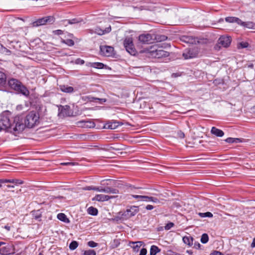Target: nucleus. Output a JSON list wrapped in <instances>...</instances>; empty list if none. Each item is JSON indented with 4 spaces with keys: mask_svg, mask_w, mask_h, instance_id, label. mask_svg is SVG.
<instances>
[{
    "mask_svg": "<svg viewBox=\"0 0 255 255\" xmlns=\"http://www.w3.org/2000/svg\"><path fill=\"white\" fill-rule=\"evenodd\" d=\"M143 243L142 242H130L129 245L133 249L134 252H138L139 248L142 246Z\"/></svg>",
    "mask_w": 255,
    "mask_h": 255,
    "instance_id": "nucleus-14",
    "label": "nucleus"
},
{
    "mask_svg": "<svg viewBox=\"0 0 255 255\" xmlns=\"http://www.w3.org/2000/svg\"><path fill=\"white\" fill-rule=\"evenodd\" d=\"M9 86L14 90L22 94L24 96H28L29 92L21 83L17 79H10L8 80Z\"/></svg>",
    "mask_w": 255,
    "mask_h": 255,
    "instance_id": "nucleus-4",
    "label": "nucleus"
},
{
    "mask_svg": "<svg viewBox=\"0 0 255 255\" xmlns=\"http://www.w3.org/2000/svg\"><path fill=\"white\" fill-rule=\"evenodd\" d=\"M10 114L8 112L2 113L0 115V130L9 129L15 131H21L24 129V125L20 122V117L16 116L13 120V123L10 120Z\"/></svg>",
    "mask_w": 255,
    "mask_h": 255,
    "instance_id": "nucleus-1",
    "label": "nucleus"
},
{
    "mask_svg": "<svg viewBox=\"0 0 255 255\" xmlns=\"http://www.w3.org/2000/svg\"><path fill=\"white\" fill-rule=\"evenodd\" d=\"M78 246V244L76 241H72L69 245V248L71 250L76 249Z\"/></svg>",
    "mask_w": 255,
    "mask_h": 255,
    "instance_id": "nucleus-37",
    "label": "nucleus"
},
{
    "mask_svg": "<svg viewBox=\"0 0 255 255\" xmlns=\"http://www.w3.org/2000/svg\"><path fill=\"white\" fill-rule=\"evenodd\" d=\"M160 252L159 248L156 246H152L150 250V255H155Z\"/></svg>",
    "mask_w": 255,
    "mask_h": 255,
    "instance_id": "nucleus-29",
    "label": "nucleus"
},
{
    "mask_svg": "<svg viewBox=\"0 0 255 255\" xmlns=\"http://www.w3.org/2000/svg\"><path fill=\"white\" fill-rule=\"evenodd\" d=\"M251 247L252 248H255V238L253 239V242L251 244Z\"/></svg>",
    "mask_w": 255,
    "mask_h": 255,
    "instance_id": "nucleus-58",
    "label": "nucleus"
},
{
    "mask_svg": "<svg viewBox=\"0 0 255 255\" xmlns=\"http://www.w3.org/2000/svg\"><path fill=\"white\" fill-rule=\"evenodd\" d=\"M106 193H112V194H118L119 190L116 188H113L110 187H106Z\"/></svg>",
    "mask_w": 255,
    "mask_h": 255,
    "instance_id": "nucleus-30",
    "label": "nucleus"
},
{
    "mask_svg": "<svg viewBox=\"0 0 255 255\" xmlns=\"http://www.w3.org/2000/svg\"><path fill=\"white\" fill-rule=\"evenodd\" d=\"M124 45L126 50L129 53L132 55H135L136 51L133 43L132 37H126L124 41Z\"/></svg>",
    "mask_w": 255,
    "mask_h": 255,
    "instance_id": "nucleus-5",
    "label": "nucleus"
},
{
    "mask_svg": "<svg viewBox=\"0 0 255 255\" xmlns=\"http://www.w3.org/2000/svg\"><path fill=\"white\" fill-rule=\"evenodd\" d=\"M57 218L64 223H68L70 222L69 220L67 218L66 215L64 213H59L57 215Z\"/></svg>",
    "mask_w": 255,
    "mask_h": 255,
    "instance_id": "nucleus-26",
    "label": "nucleus"
},
{
    "mask_svg": "<svg viewBox=\"0 0 255 255\" xmlns=\"http://www.w3.org/2000/svg\"><path fill=\"white\" fill-rule=\"evenodd\" d=\"M120 244V240L114 239L110 243V248L111 249H115L117 248Z\"/></svg>",
    "mask_w": 255,
    "mask_h": 255,
    "instance_id": "nucleus-27",
    "label": "nucleus"
},
{
    "mask_svg": "<svg viewBox=\"0 0 255 255\" xmlns=\"http://www.w3.org/2000/svg\"><path fill=\"white\" fill-rule=\"evenodd\" d=\"M225 141L228 143H234V138L228 137L225 140Z\"/></svg>",
    "mask_w": 255,
    "mask_h": 255,
    "instance_id": "nucleus-48",
    "label": "nucleus"
},
{
    "mask_svg": "<svg viewBox=\"0 0 255 255\" xmlns=\"http://www.w3.org/2000/svg\"><path fill=\"white\" fill-rule=\"evenodd\" d=\"M240 25L249 29H255V23L251 21L244 22L241 20Z\"/></svg>",
    "mask_w": 255,
    "mask_h": 255,
    "instance_id": "nucleus-20",
    "label": "nucleus"
},
{
    "mask_svg": "<svg viewBox=\"0 0 255 255\" xmlns=\"http://www.w3.org/2000/svg\"><path fill=\"white\" fill-rule=\"evenodd\" d=\"M119 125L118 122H114L109 124L108 128L110 129H115Z\"/></svg>",
    "mask_w": 255,
    "mask_h": 255,
    "instance_id": "nucleus-36",
    "label": "nucleus"
},
{
    "mask_svg": "<svg viewBox=\"0 0 255 255\" xmlns=\"http://www.w3.org/2000/svg\"><path fill=\"white\" fill-rule=\"evenodd\" d=\"M198 51L197 48H190L186 50L183 53V56L185 59L193 58L197 56Z\"/></svg>",
    "mask_w": 255,
    "mask_h": 255,
    "instance_id": "nucleus-7",
    "label": "nucleus"
},
{
    "mask_svg": "<svg viewBox=\"0 0 255 255\" xmlns=\"http://www.w3.org/2000/svg\"><path fill=\"white\" fill-rule=\"evenodd\" d=\"M59 110L60 111L59 116L67 117L70 116L72 114L70 107L68 105L60 106Z\"/></svg>",
    "mask_w": 255,
    "mask_h": 255,
    "instance_id": "nucleus-12",
    "label": "nucleus"
},
{
    "mask_svg": "<svg viewBox=\"0 0 255 255\" xmlns=\"http://www.w3.org/2000/svg\"><path fill=\"white\" fill-rule=\"evenodd\" d=\"M177 135H178V136L179 137H180V138H183L185 136L184 133L181 131H178L177 133Z\"/></svg>",
    "mask_w": 255,
    "mask_h": 255,
    "instance_id": "nucleus-46",
    "label": "nucleus"
},
{
    "mask_svg": "<svg viewBox=\"0 0 255 255\" xmlns=\"http://www.w3.org/2000/svg\"><path fill=\"white\" fill-rule=\"evenodd\" d=\"M153 40L152 36L149 33L140 34L138 36V40L143 44H149Z\"/></svg>",
    "mask_w": 255,
    "mask_h": 255,
    "instance_id": "nucleus-11",
    "label": "nucleus"
},
{
    "mask_svg": "<svg viewBox=\"0 0 255 255\" xmlns=\"http://www.w3.org/2000/svg\"><path fill=\"white\" fill-rule=\"evenodd\" d=\"M100 192H106V187H101Z\"/></svg>",
    "mask_w": 255,
    "mask_h": 255,
    "instance_id": "nucleus-59",
    "label": "nucleus"
},
{
    "mask_svg": "<svg viewBox=\"0 0 255 255\" xmlns=\"http://www.w3.org/2000/svg\"><path fill=\"white\" fill-rule=\"evenodd\" d=\"M54 33L55 34H57V35H61V34H63V31H62V30H61L58 29V30H55V31H54Z\"/></svg>",
    "mask_w": 255,
    "mask_h": 255,
    "instance_id": "nucleus-50",
    "label": "nucleus"
},
{
    "mask_svg": "<svg viewBox=\"0 0 255 255\" xmlns=\"http://www.w3.org/2000/svg\"><path fill=\"white\" fill-rule=\"evenodd\" d=\"M5 244V243L4 242H0V247L2 245H4Z\"/></svg>",
    "mask_w": 255,
    "mask_h": 255,
    "instance_id": "nucleus-64",
    "label": "nucleus"
},
{
    "mask_svg": "<svg viewBox=\"0 0 255 255\" xmlns=\"http://www.w3.org/2000/svg\"><path fill=\"white\" fill-rule=\"evenodd\" d=\"M76 63L77 64H83L84 63V61L82 59H78L76 60Z\"/></svg>",
    "mask_w": 255,
    "mask_h": 255,
    "instance_id": "nucleus-53",
    "label": "nucleus"
},
{
    "mask_svg": "<svg viewBox=\"0 0 255 255\" xmlns=\"http://www.w3.org/2000/svg\"><path fill=\"white\" fill-rule=\"evenodd\" d=\"M84 255H96V252L93 250H89L87 251H85L84 253Z\"/></svg>",
    "mask_w": 255,
    "mask_h": 255,
    "instance_id": "nucleus-39",
    "label": "nucleus"
},
{
    "mask_svg": "<svg viewBox=\"0 0 255 255\" xmlns=\"http://www.w3.org/2000/svg\"><path fill=\"white\" fill-rule=\"evenodd\" d=\"M138 211V207L136 206L131 207L125 211L122 216L126 219H128L134 216Z\"/></svg>",
    "mask_w": 255,
    "mask_h": 255,
    "instance_id": "nucleus-9",
    "label": "nucleus"
},
{
    "mask_svg": "<svg viewBox=\"0 0 255 255\" xmlns=\"http://www.w3.org/2000/svg\"><path fill=\"white\" fill-rule=\"evenodd\" d=\"M88 245L90 247L94 248L98 246V244L91 241L88 242Z\"/></svg>",
    "mask_w": 255,
    "mask_h": 255,
    "instance_id": "nucleus-42",
    "label": "nucleus"
},
{
    "mask_svg": "<svg viewBox=\"0 0 255 255\" xmlns=\"http://www.w3.org/2000/svg\"><path fill=\"white\" fill-rule=\"evenodd\" d=\"M98 99V100H100V101H102V102H106V99Z\"/></svg>",
    "mask_w": 255,
    "mask_h": 255,
    "instance_id": "nucleus-62",
    "label": "nucleus"
},
{
    "mask_svg": "<svg viewBox=\"0 0 255 255\" xmlns=\"http://www.w3.org/2000/svg\"><path fill=\"white\" fill-rule=\"evenodd\" d=\"M12 183L17 185L22 184L23 182L19 179H2V183Z\"/></svg>",
    "mask_w": 255,
    "mask_h": 255,
    "instance_id": "nucleus-25",
    "label": "nucleus"
},
{
    "mask_svg": "<svg viewBox=\"0 0 255 255\" xmlns=\"http://www.w3.org/2000/svg\"><path fill=\"white\" fill-rule=\"evenodd\" d=\"M53 22L54 17L51 16H48L37 19L33 22L32 25L34 27H37L40 25H44L48 22L52 23Z\"/></svg>",
    "mask_w": 255,
    "mask_h": 255,
    "instance_id": "nucleus-6",
    "label": "nucleus"
},
{
    "mask_svg": "<svg viewBox=\"0 0 255 255\" xmlns=\"http://www.w3.org/2000/svg\"><path fill=\"white\" fill-rule=\"evenodd\" d=\"M181 40L185 43L189 44H194L196 43V39L192 36H183L181 38Z\"/></svg>",
    "mask_w": 255,
    "mask_h": 255,
    "instance_id": "nucleus-19",
    "label": "nucleus"
},
{
    "mask_svg": "<svg viewBox=\"0 0 255 255\" xmlns=\"http://www.w3.org/2000/svg\"><path fill=\"white\" fill-rule=\"evenodd\" d=\"M143 198H143L142 201H145V202H150V196H144Z\"/></svg>",
    "mask_w": 255,
    "mask_h": 255,
    "instance_id": "nucleus-49",
    "label": "nucleus"
},
{
    "mask_svg": "<svg viewBox=\"0 0 255 255\" xmlns=\"http://www.w3.org/2000/svg\"><path fill=\"white\" fill-rule=\"evenodd\" d=\"M211 132L212 134L218 137H222L224 134L223 131L214 127H212Z\"/></svg>",
    "mask_w": 255,
    "mask_h": 255,
    "instance_id": "nucleus-21",
    "label": "nucleus"
},
{
    "mask_svg": "<svg viewBox=\"0 0 255 255\" xmlns=\"http://www.w3.org/2000/svg\"><path fill=\"white\" fill-rule=\"evenodd\" d=\"M93 186H87L84 188V190H93Z\"/></svg>",
    "mask_w": 255,
    "mask_h": 255,
    "instance_id": "nucleus-57",
    "label": "nucleus"
},
{
    "mask_svg": "<svg viewBox=\"0 0 255 255\" xmlns=\"http://www.w3.org/2000/svg\"><path fill=\"white\" fill-rule=\"evenodd\" d=\"M232 41V38L230 36H221L218 41V44L219 47L222 46L226 48L230 46Z\"/></svg>",
    "mask_w": 255,
    "mask_h": 255,
    "instance_id": "nucleus-8",
    "label": "nucleus"
},
{
    "mask_svg": "<svg viewBox=\"0 0 255 255\" xmlns=\"http://www.w3.org/2000/svg\"><path fill=\"white\" fill-rule=\"evenodd\" d=\"M153 208H154V207L151 205H147L145 207V209L147 210H151L153 209Z\"/></svg>",
    "mask_w": 255,
    "mask_h": 255,
    "instance_id": "nucleus-52",
    "label": "nucleus"
},
{
    "mask_svg": "<svg viewBox=\"0 0 255 255\" xmlns=\"http://www.w3.org/2000/svg\"><path fill=\"white\" fill-rule=\"evenodd\" d=\"M59 88L62 92L64 93H72L74 92V88L68 85H60Z\"/></svg>",
    "mask_w": 255,
    "mask_h": 255,
    "instance_id": "nucleus-15",
    "label": "nucleus"
},
{
    "mask_svg": "<svg viewBox=\"0 0 255 255\" xmlns=\"http://www.w3.org/2000/svg\"><path fill=\"white\" fill-rule=\"evenodd\" d=\"M88 213L92 215H96L98 214V210L93 207H90L88 209Z\"/></svg>",
    "mask_w": 255,
    "mask_h": 255,
    "instance_id": "nucleus-33",
    "label": "nucleus"
},
{
    "mask_svg": "<svg viewBox=\"0 0 255 255\" xmlns=\"http://www.w3.org/2000/svg\"><path fill=\"white\" fill-rule=\"evenodd\" d=\"M174 226V224L172 222L167 223L164 227L165 230H169Z\"/></svg>",
    "mask_w": 255,
    "mask_h": 255,
    "instance_id": "nucleus-41",
    "label": "nucleus"
},
{
    "mask_svg": "<svg viewBox=\"0 0 255 255\" xmlns=\"http://www.w3.org/2000/svg\"><path fill=\"white\" fill-rule=\"evenodd\" d=\"M132 196L135 198V199H138V200H140V201H142L143 200V196H142V195H132Z\"/></svg>",
    "mask_w": 255,
    "mask_h": 255,
    "instance_id": "nucleus-44",
    "label": "nucleus"
},
{
    "mask_svg": "<svg viewBox=\"0 0 255 255\" xmlns=\"http://www.w3.org/2000/svg\"><path fill=\"white\" fill-rule=\"evenodd\" d=\"M39 123V115L36 111L29 112L24 119V128L26 127L28 128H32L38 125Z\"/></svg>",
    "mask_w": 255,
    "mask_h": 255,
    "instance_id": "nucleus-3",
    "label": "nucleus"
},
{
    "mask_svg": "<svg viewBox=\"0 0 255 255\" xmlns=\"http://www.w3.org/2000/svg\"><path fill=\"white\" fill-rule=\"evenodd\" d=\"M7 188H13V187H14V186H13V185H7Z\"/></svg>",
    "mask_w": 255,
    "mask_h": 255,
    "instance_id": "nucleus-63",
    "label": "nucleus"
},
{
    "mask_svg": "<svg viewBox=\"0 0 255 255\" xmlns=\"http://www.w3.org/2000/svg\"><path fill=\"white\" fill-rule=\"evenodd\" d=\"M101 188V187H94L93 186V190L97 191H98V192H100Z\"/></svg>",
    "mask_w": 255,
    "mask_h": 255,
    "instance_id": "nucleus-54",
    "label": "nucleus"
},
{
    "mask_svg": "<svg viewBox=\"0 0 255 255\" xmlns=\"http://www.w3.org/2000/svg\"><path fill=\"white\" fill-rule=\"evenodd\" d=\"M249 43L247 42L242 41L238 44V47L239 48H245L248 47Z\"/></svg>",
    "mask_w": 255,
    "mask_h": 255,
    "instance_id": "nucleus-38",
    "label": "nucleus"
},
{
    "mask_svg": "<svg viewBox=\"0 0 255 255\" xmlns=\"http://www.w3.org/2000/svg\"><path fill=\"white\" fill-rule=\"evenodd\" d=\"M6 80V76L5 74L0 71V85H4Z\"/></svg>",
    "mask_w": 255,
    "mask_h": 255,
    "instance_id": "nucleus-28",
    "label": "nucleus"
},
{
    "mask_svg": "<svg viewBox=\"0 0 255 255\" xmlns=\"http://www.w3.org/2000/svg\"><path fill=\"white\" fill-rule=\"evenodd\" d=\"M4 228L7 231H9L10 229V227L8 226H5Z\"/></svg>",
    "mask_w": 255,
    "mask_h": 255,
    "instance_id": "nucleus-60",
    "label": "nucleus"
},
{
    "mask_svg": "<svg viewBox=\"0 0 255 255\" xmlns=\"http://www.w3.org/2000/svg\"><path fill=\"white\" fill-rule=\"evenodd\" d=\"M83 21V19L81 18H75L71 19H66L63 20L64 22H67L68 24H77Z\"/></svg>",
    "mask_w": 255,
    "mask_h": 255,
    "instance_id": "nucleus-22",
    "label": "nucleus"
},
{
    "mask_svg": "<svg viewBox=\"0 0 255 255\" xmlns=\"http://www.w3.org/2000/svg\"><path fill=\"white\" fill-rule=\"evenodd\" d=\"M12 246L7 245L5 247H2L0 249V254L3 255H10L11 253Z\"/></svg>",
    "mask_w": 255,
    "mask_h": 255,
    "instance_id": "nucleus-16",
    "label": "nucleus"
},
{
    "mask_svg": "<svg viewBox=\"0 0 255 255\" xmlns=\"http://www.w3.org/2000/svg\"><path fill=\"white\" fill-rule=\"evenodd\" d=\"M0 52L1 54L6 55H9L11 54V51L6 48L5 47H3V46H1L0 47Z\"/></svg>",
    "mask_w": 255,
    "mask_h": 255,
    "instance_id": "nucleus-32",
    "label": "nucleus"
},
{
    "mask_svg": "<svg viewBox=\"0 0 255 255\" xmlns=\"http://www.w3.org/2000/svg\"><path fill=\"white\" fill-rule=\"evenodd\" d=\"M111 31V27L110 26H109L108 27H107L105 30H102L98 27L95 29V32L98 34L99 35H103L105 33L110 32Z\"/></svg>",
    "mask_w": 255,
    "mask_h": 255,
    "instance_id": "nucleus-23",
    "label": "nucleus"
},
{
    "mask_svg": "<svg viewBox=\"0 0 255 255\" xmlns=\"http://www.w3.org/2000/svg\"><path fill=\"white\" fill-rule=\"evenodd\" d=\"M225 20L226 22H230V23L235 22V23H237V24H238L239 25H240L241 20L238 17L231 16V17H226Z\"/></svg>",
    "mask_w": 255,
    "mask_h": 255,
    "instance_id": "nucleus-24",
    "label": "nucleus"
},
{
    "mask_svg": "<svg viewBox=\"0 0 255 255\" xmlns=\"http://www.w3.org/2000/svg\"><path fill=\"white\" fill-rule=\"evenodd\" d=\"M186 253L190 255H191L192 254V252L191 250H187L186 251Z\"/></svg>",
    "mask_w": 255,
    "mask_h": 255,
    "instance_id": "nucleus-61",
    "label": "nucleus"
},
{
    "mask_svg": "<svg viewBox=\"0 0 255 255\" xmlns=\"http://www.w3.org/2000/svg\"><path fill=\"white\" fill-rule=\"evenodd\" d=\"M198 215L201 218H205V217L211 218L213 217V214L211 212H207L206 213H199Z\"/></svg>",
    "mask_w": 255,
    "mask_h": 255,
    "instance_id": "nucleus-34",
    "label": "nucleus"
},
{
    "mask_svg": "<svg viewBox=\"0 0 255 255\" xmlns=\"http://www.w3.org/2000/svg\"><path fill=\"white\" fill-rule=\"evenodd\" d=\"M209 237L207 234H203L201 238V242L203 244H206L208 242Z\"/></svg>",
    "mask_w": 255,
    "mask_h": 255,
    "instance_id": "nucleus-35",
    "label": "nucleus"
},
{
    "mask_svg": "<svg viewBox=\"0 0 255 255\" xmlns=\"http://www.w3.org/2000/svg\"><path fill=\"white\" fill-rule=\"evenodd\" d=\"M100 52L105 56H111L114 53V48L112 46L103 45L100 46Z\"/></svg>",
    "mask_w": 255,
    "mask_h": 255,
    "instance_id": "nucleus-10",
    "label": "nucleus"
},
{
    "mask_svg": "<svg viewBox=\"0 0 255 255\" xmlns=\"http://www.w3.org/2000/svg\"><path fill=\"white\" fill-rule=\"evenodd\" d=\"M79 124H81V126L86 128H94L95 126L94 123L92 121H82L79 122Z\"/></svg>",
    "mask_w": 255,
    "mask_h": 255,
    "instance_id": "nucleus-18",
    "label": "nucleus"
},
{
    "mask_svg": "<svg viewBox=\"0 0 255 255\" xmlns=\"http://www.w3.org/2000/svg\"><path fill=\"white\" fill-rule=\"evenodd\" d=\"M210 255H223L221 252L219 251H214L210 254Z\"/></svg>",
    "mask_w": 255,
    "mask_h": 255,
    "instance_id": "nucleus-51",
    "label": "nucleus"
},
{
    "mask_svg": "<svg viewBox=\"0 0 255 255\" xmlns=\"http://www.w3.org/2000/svg\"><path fill=\"white\" fill-rule=\"evenodd\" d=\"M149 57L163 59L169 56V53L162 49L158 45H154L147 48L145 51Z\"/></svg>",
    "mask_w": 255,
    "mask_h": 255,
    "instance_id": "nucleus-2",
    "label": "nucleus"
},
{
    "mask_svg": "<svg viewBox=\"0 0 255 255\" xmlns=\"http://www.w3.org/2000/svg\"><path fill=\"white\" fill-rule=\"evenodd\" d=\"M182 240L183 243L189 247H191L193 245L194 239L190 236L183 237Z\"/></svg>",
    "mask_w": 255,
    "mask_h": 255,
    "instance_id": "nucleus-17",
    "label": "nucleus"
},
{
    "mask_svg": "<svg viewBox=\"0 0 255 255\" xmlns=\"http://www.w3.org/2000/svg\"><path fill=\"white\" fill-rule=\"evenodd\" d=\"M61 164L63 165H74V163H73V162H64V163H62Z\"/></svg>",
    "mask_w": 255,
    "mask_h": 255,
    "instance_id": "nucleus-55",
    "label": "nucleus"
},
{
    "mask_svg": "<svg viewBox=\"0 0 255 255\" xmlns=\"http://www.w3.org/2000/svg\"><path fill=\"white\" fill-rule=\"evenodd\" d=\"M194 248L196 249H200L201 247V245L198 242H195L194 244Z\"/></svg>",
    "mask_w": 255,
    "mask_h": 255,
    "instance_id": "nucleus-45",
    "label": "nucleus"
},
{
    "mask_svg": "<svg viewBox=\"0 0 255 255\" xmlns=\"http://www.w3.org/2000/svg\"><path fill=\"white\" fill-rule=\"evenodd\" d=\"M63 42L64 43H65L66 44H67V45L70 46H73L74 44V41L73 40L70 39H66V40H64Z\"/></svg>",
    "mask_w": 255,
    "mask_h": 255,
    "instance_id": "nucleus-40",
    "label": "nucleus"
},
{
    "mask_svg": "<svg viewBox=\"0 0 255 255\" xmlns=\"http://www.w3.org/2000/svg\"><path fill=\"white\" fill-rule=\"evenodd\" d=\"M146 253H147L146 249L143 248L140 250V254L139 255H146Z\"/></svg>",
    "mask_w": 255,
    "mask_h": 255,
    "instance_id": "nucleus-47",
    "label": "nucleus"
},
{
    "mask_svg": "<svg viewBox=\"0 0 255 255\" xmlns=\"http://www.w3.org/2000/svg\"><path fill=\"white\" fill-rule=\"evenodd\" d=\"M240 142H242V140L240 138H234V142L238 143Z\"/></svg>",
    "mask_w": 255,
    "mask_h": 255,
    "instance_id": "nucleus-56",
    "label": "nucleus"
},
{
    "mask_svg": "<svg viewBox=\"0 0 255 255\" xmlns=\"http://www.w3.org/2000/svg\"><path fill=\"white\" fill-rule=\"evenodd\" d=\"M150 202H152L155 203H160V201H159V199H158L156 197H150Z\"/></svg>",
    "mask_w": 255,
    "mask_h": 255,
    "instance_id": "nucleus-43",
    "label": "nucleus"
},
{
    "mask_svg": "<svg viewBox=\"0 0 255 255\" xmlns=\"http://www.w3.org/2000/svg\"><path fill=\"white\" fill-rule=\"evenodd\" d=\"M90 66L92 67L98 68V69H102L104 68V64L100 62H94L91 63Z\"/></svg>",
    "mask_w": 255,
    "mask_h": 255,
    "instance_id": "nucleus-31",
    "label": "nucleus"
},
{
    "mask_svg": "<svg viewBox=\"0 0 255 255\" xmlns=\"http://www.w3.org/2000/svg\"><path fill=\"white\" fill-rule=\"evenodd\" d=\"M114 196H109L103 194H97L93 199V201H97L100 202H104L108 201L110 199L115 198Z\"/></svg>",
    "mask_w": 255,
    "mask_h": 255,
    "instance_id": "nucleus-13",
    "label": "nucleus"
}]
</instances>
